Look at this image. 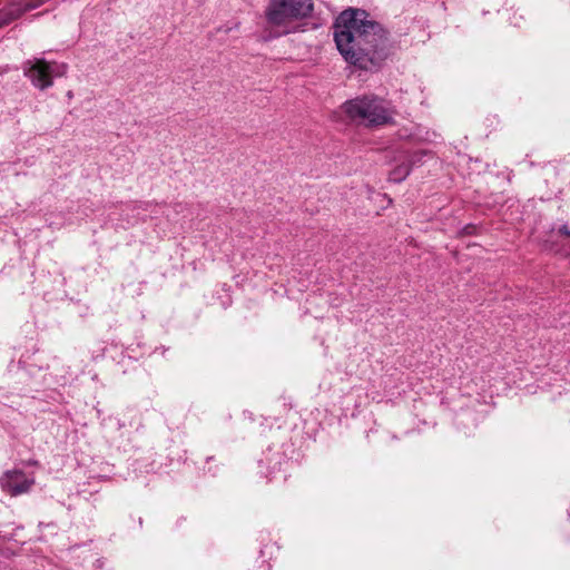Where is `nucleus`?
<instances>
[{"label": "nucleus", "instance_id": "obj_11", "mask_svg": "<svg viewBox=\"0 0 570 570\" xmlns=\"http://www.w3.org/2000/svg\"><path fill=\"white\" fill-rule=\"evenodd\" d=\"M132 207V209H141V210H148L149 207L151 206L149 203H144V202H140V203H134L132 205H130Z\"/></svg>", "mask_w": 570, "mask_h": 570}, {"label": "nucleus", "instance_id": "obj_8", "mask_svg": "<svg viewBox=\"0 0 570 570\" xmlns=\"http://www.w3.org/2000/svg\"><path fill=\"white\" fill-rule=\"evenodd\" d=\"M411 173V166L407 165L404 160H402L401 164L395 166L394 169L390 173V180L394 183H401Z\"/></svg>", "mask_w": 570, "mask_h": 570}, {"label": "nucleus", "instance_id": "obj_12", "mask_svg": "<svg viewBox=\"0 0 570 570\" xmlns=\"http://www.w3.org/2000/svg\"><path fill=\"white\" fill-rule=\"evenodd\" d=\"M559 233L566 236H570V228L567 225L560 227Z\"/></svg>", "mask_w": 570, "mask_h": 570}, {"label": "nucleus", "instance_id": "obj_10", "mask_svg": "<svg viewBox=\"0 0 570 570\" xmlns=\"http://www.w3.org/2000/svg\"><path fill=\"white\" fill-rule=\"evenodd\" d=\"M430 154L424 150L414 151L411 155L404 156V161L411 166V169L415 166H419L423 163V158L429 156Z\"/></svg>", "mask_w": 570, "mask_h": 570}, {"label": "nucleus", "instance_id": "obj_1", "mask_svg": "<svg viewBox=\"0 0 570 570\" xmlns=\"http://www.w3.org/2000/svg\"><path fill=\"white\" fill-rule=\"evenodd\" d=\"M334 40L344 59L363 70L379 69L390 55L386 31L362 9H348L338 16Z\"/></svg>", "mask_w": 570, "mask_h": 570}, {"label": "nucleus", "instance_id": "obj_14", "mask_svg": "<svg viewBox=\"0 0 570 570\" xmlns=\"http://www.w3.org/2000/svg\"><path fill=\"white\" fill-rule=\"evenodd\" d=\"M163 354L166 352V348L165 347H160Z\"/></svg>", "mask_w": 570, "mask_h": 570}, {"label": "nucleus", "instance_id": "obj_4", "mask_svg": "<svg viewBox=\"0 0 570 570\" xmlns=\"http://www.w3.org/2000/svg\"><path fill=\"white\" fill-rule=\"evenodd\" d=\"M265 17L271 31L276 37L285 36L298 30L296 16L291 12V7L285 0L284 7H277L276 0H271L265 11Z\"/></svg>", "mask_w": 570, "mask_h": 570}, {"label": "nucleus", "instance_id": "obj_13", "mask_svg": "<svg viewBox=\"0 0 570 570\" xmlns=\"http://www.w3.org/2000/svg\"><path fill=\"white\" fill-rule=\"evenodd\" d=\"M117 425H118V429H121L122 426H125V424L121 423L120 420H117Z\"/></svg>", "mask_w": 570, "mask_h": 570}, {"label": "nucleus", "instance_id": "obj_5", "mask_svg": "<svg viewBox=\"0 0 570 570\" xmlns=\"http://www.w3.org/2000/svg\"><path fill=\"white\" fill-rule=\"evenodd\" d=\"M35 483L33 478H29L21 470H9L0 478L2 491L12 497L27 493Z\"/></svg>", "mask_w": 570, "mask_h": 570}, {"label": "nucleus", "instance_id": "obj_7", "mask_svg": "<svg viewBox=\"0 0 570 570\" xmlns=\"http://www.w3.org/2000/svg\"><path fill=\"white\" fill-rule=\"evenodd\" d=\"M291 7V12L296 16L297 20L309 17L313 12L314 4L313 0H287ZM277 7H284L285 0H276Z\"/></svg>", "mask_w": 570, "mask_h": 570}, {"label": "nucleus", "instance_id": "obj_3", "mask_svg": "<svg viewBox=\"0 0 570 570\" xmlns=\"http://www.w3.org/2000/svg\"><path fill=\"white\" fill-rule=\"evenodd\" d=\"M21 69L24 77L36 88L45 90L53 85V77H61L66 73L67 66L55 61L50 62L43 58H32L23 61Z\"/></svg>", "mask_w": 570, "mask_h": 570}, {"label": "nucleus", "instance_id": "obj_9", "mask_svg": "<svg viewBox=\"0 0 570 570\" xmlns=\"http://www.w3.org/2000/svg\"><path fill=\"white\" fill-rule=\"evenodd\" d=\"M213 299L217 301L223 308H226L232 304V295L227 287H219L213 295ZM216 304V302H213Z\"/></svg>", "mask_w": 570, "mask_h": 570}, {"label": "nucleus", "instance_id": "obj_2", "mask_svg": "<svg viewBox=\"0 0 570 570\" xmlns=\"http://www.w3.org/2000/svg\"><path fill=\"white\" fill-rule=\"evenodd\" d=\"M342 111L354 122L368 128L393 121L394 110L389 101L375 95H364L345 101Z\"/></svg>", "mask_w": 570, "mask_h": 570}, {"label": "nucleus", "instance_id": "obj_6", "mask_svg": "<svg viewBox=\"0 0 570 570\" xmlns=\"http://www.w3.org/2000/svg\"><path fill=\"white\" fill-rule=\"evenodd\" d=\"M48 0H12L7 7L0 9V28L20 18L24 12L37 9Z\"/></svg>", "mask_w": 570, "mask_h": 570}]
</instances>
